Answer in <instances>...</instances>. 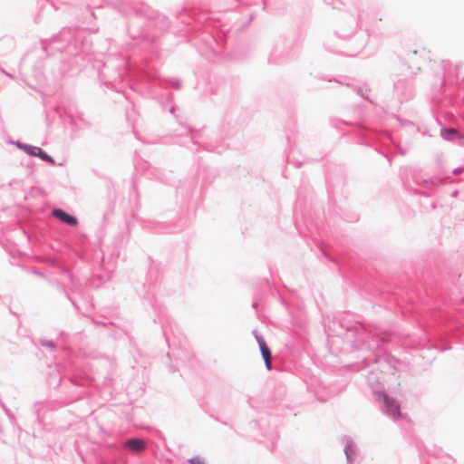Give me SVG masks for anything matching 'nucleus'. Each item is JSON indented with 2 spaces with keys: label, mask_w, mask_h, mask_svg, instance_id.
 <instances>
[{
  "label": "nucleus",
  "mask_w": 464,
  "mask_h": 464,
  "mask_svg": "<svg viewBox=\"0 0 464 464\" xmlns=\"http://www.w3.org/2000/svg\"><path fill=\"white\" fill-rule=\"evenodd\" d=\"M257 343L259 344L262 356L265 360L266 367L267 370H271V367H272L271 366V360H272L271 351L262 337H257Z\"/></svg>",
  "instance_id": "1"
},
{
  "label": "nucleus",
  "mask_w": 464,
  "mask_h": 464,
  "mask_svg": "<svg viewBox=\"0 0 464 464\" xmlns=\"http://www.w3.org/2000/svg\"><path fill=\"white\" fill-rule=\"evenodd\" d=\"M125 446L134 453H139L144 450L145 442L140 439H131L125 442Z\"/></svg>",
  "instance_id": "2"
},
{
  "label": "nucleus",
  "mask_w": 464,
  "mask_h": 464,
  "mask_svg": "<svg viewBox=\"0 0 464 464\" xmlns=\"http://www.w3.org/2000/svg\"><path fill=\"white\" fill-rule=\"evenodd\" d=\"M383 401L387 408V411L390 414L393 416L400 415V406L395 400L389 398L386 395H383Z\"/></svg>",
  "instance_id": "3"
},
{
  "label": "nucleus",
  "mask_w": 464,
  "mask_h": 464,
  "mask_svg": "<svg viewBox=\"0 0 464 464\" xmlns=\"http://www.w3.org/2000/svg\"><path fill=\"white\" fill-rule=\"evenodd\" d=\"M53 214L55 218H59L60 220L68 225L75 226L77 224V220L74 217L68 215L67 213L61 209L53 210Z\"/></svg>",
  "instance_id": "4"
},
{
  "label": "nucleus",
  "mask_w": 464,
  "mask_h": 464,
  "mask_svg": "<svg viewBox=\"0 0 464 464\" xmlns=\"http://www.w3.org/2000/svg\"><path fill=\"white\" fill-rule=\"evenodd\" d=\"M30 153L32 155L40 157L44 160H46L49 162H53V159L49 155H47L45 152H44L41 148L34 147V148H32Z\"/></svg>",
  "instance_id": "5"
},
{
  "label": "nucleus",
  "mask_w": 464,
  "mask_h": 464,
  "mask_svg": "<svg viewBox=\"0 0 464 464\" xmlns=\"http://www.w3.org/2000/svg\"><path fill=\"white\" fill-rule=\"evenodd\" d=\"M345 454L350 461L353 460V456L355 455V450L353 446L348 445L345 448Z\"/></svg>",
  "instance_id": "6"
},
{
  "label": "nucleus",
  "mask_w": 464,
  "mask_h": 464,
  "mask_svg": "<svg viewBox=\"0 0 464 464\" xmlns=\"http://www.w3.org/2000/svg\"><path fill=\"white\" fill-rule=\"evenodd\" d=\"M190 464H206L205 461L200 459L199 457H195L191 459H189Z\"/></svg>",
  "instance_id": "7"
},
{
  "label": "nucleus",
  "mask_w": 464,
  "mask_h": 464,
  "mask_svg": "<svg viewBox=\"0 0 464 464\" xmlns=\"http://www.w3.org/2000/svg\"><path fill=\"white\" fill-rule=\"evenodd\" d=\"M448 132L451 133V134H455L456 133L455 130H448Z\"/></svg>",
  "instance_id": "8"
}]
</instances>
